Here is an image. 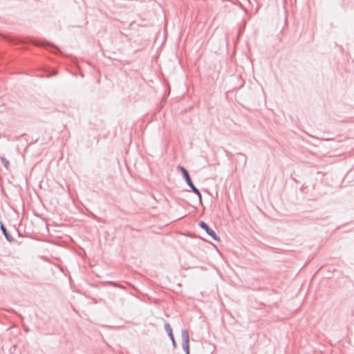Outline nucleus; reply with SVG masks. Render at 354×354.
Listing matches in <instances>:
<instances>
[{
	"label": "nucleus",
	"instance_id": "obj_1",
	"mask_svg": "<svg viewBox=\"0 0 354 354\" xmlns=\"http://www.w3.org/2000/svg\"><path fill=\"white\" fill-rule=\"evenodd\" d=\"M223 8L229 10H239L241 8V3L238 0H223Z\"/></svg>",
	"mask_w": 354,
	"mask_h": 354
},
{
	"label": "nucleus",
	"instance_id": "obj_2",
	"mask_svg": "<svg viewBox=\"0 0 354 354\" xmlns=\"http://www.w3.org/2000/svg\"><path fill=\"white\" fill-rule=\"evenodd\" d=\"M199 226L205 230V232L214 240L220 241L219 237L216 235V232L209 227V225L205 221H200L198 223Z\"/></svg>",
	"mask_w": 354,
	"mask_h": 354
},
{
	"label": "nucleus",
	"instance_id": "obj_3",
	"mask_svg": "<svg viewBox=\"0 0 354 354\" xmlns=\"http://www.w3.org/2000/svg\"><path fill=\"white\" fill-rule=\"evenodd\" d=\"M183 178H185L188 186L191 188L192 191L194 194H196L198 196L199 199L201 201V194L200 191L194 185V183L190 178L189 174Z\"/></svg>",
	"mask_w": 354,
	"mask_h": 354
},
{
	"label": "nucleus",
	"instance_id": "obj_4",
	"mask_svg": "<svg viewBox=\"0 0 354 354\" xmlns=\"http://www.w3.org/2000/svg\"><path fill=\"white\" fill-rule=\"evenodd\" d=\"M0 228L3 234V235L5 236V238L6 239V240L10 242V243H12L15 241L14 238L12 237V236L9 233V232L7 230L6 227H5V225H3V223L2 222L0 223Z\"/></svg>",
	"mask_w": 354,
	"mask_h": 354
},
{
	"label": "nucleus",
	"instance_id": "obj_5",
	"mask_svg": "<svg viewBox=\"0 0 354 354\" xmlns=\"http://www.w3.org/2000/svg\"><path fill=\"white\" fill-rule=\"evenodd\" d=\"M182 343L189 342V331L187 330H183L181 331Z\"/></svg>",
	"mask_w": 354,
	"mask_h": 354
},
{
	"label": "nucleus",
	"instance_id": "obj_6",
	"mask_svg": "<svg viewBox=\"0 0 354 354\" xmlns=\"http://www.w3.org/2000/svg\"><path fill=\"white\" fill-rule=\"evenodd\" d=\"M164 326H165V330L167 333L169 338L173 339V337H174L172 328H171V326H170V324L168 322H165Z\"/></svg>",
	"mask_w": 354,
	"mask_h": 354
},
{
	"label": "nucleus",
	"instance_id": "obj_7",
	"mask_svg": "<svg viewBox=\"0 0 354 354\" xmlns=\"http://www.w3.org/2000/svg\"><path fill=\"white\" fill-rule=\"evenodd\" d=\"M0 160L1 163L4 165L6 169H9L10 162L8 159H6L5 157H0Z\"/></svg>",
	"mask_w": 354,
	"mask_h": 354
},
{
	"label": "nucleus",
	"instance_id": "obj_8",
	"mask_svg": "<svg viewBox=\"0 0 354 354\" xmlns=\"http://www.w3.org/2000/svg\"><path fill=\"white\" fill-rule=\"evenodd\" d=\"M178 169H179L182 172V175L183 177L189 175L187 170L183 166H178Z\"/></svg>",
	"mask_w": 354,
	"mask_h": 354
},
{
	"label": "nucleus",
	"instance_id": "obj_9",
	"mask_svg": "<svg viewBox=\"0 0 354 354\" xmlns=\"http://www.w3.org/2000/svg\"><path fill=\"white\" fill-rule=\"evenodd\" d=\"M182 347L187 354H189V342L182 343Z\"/></svg>",
	"mask_w": 354,
	"mask_h": 354
},
{
	"label": "nucleus",
	"instance_id": "obj_10",
	"mask_svg": "<svg viewBox=\"0 0 354 354\" xmlns=\"http://www.w3.org/2000/svg\"><path fill=\"white\" fill-rule=\"evenodd\" d=\"M230 76H231V75H230ZM232 77L235 79V80H239V75H232Z\"/></svg>",
	"mask_w": 354,
	"mask_h": 354
},
{
	"label": "nucleus",
	"instance_id": "obj_11",
	"mask_svg": "<svg viewBox=\"0 0 354 354\" xmlns=\"http://www.w3.org/2000/svg\"><path fill=\"white\" fill-rule=\"evenodd\" d=\"M171 340L172 341V344H173L174 346L176 347V343L174 337H173V339H171Z\"/></svg>",
	"mask_w": 354,
	"mask_h": 354
},
{
	"label": "nucleus",
	"instance_id": "obj_12",
	"mask_svg": "<svg viewBox=\"0 0 354 354\" xmlns=\"http://www.w3.org/2000/svg\"><path fill=\"white\" fill-rule=\"evenodd\" d=\"M57 74V71H55L51 75H56Z\"/></svg>",
	"mask_w": 354,
	"mask_h": 354
},
{
	"label": "nucleus",
	"instance_id": "obj_13",
	"mask_svg": "<svg viewBox=\"0 0 354 354\" xmlns=\"http://www.w3.org/2000/svg\"><path fill=\"white\" fill-rule=\"evenodd\" d=\"M17 233H18L19 236H21L22 235H21V234L20 233V232H19L18 230H17Z\"/></svg>",
	"mask_w": 354,
	"mask_h": 354
}]
</instances>
